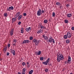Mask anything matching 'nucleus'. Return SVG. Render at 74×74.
Returning <instances> with one entry per match:
<instances>
[{"label":"nucleus","instance_id":"f257e3e1","mask_svg":"<svg viewBox=\"0 0 74 74\" xmlns=\"http://www.w3.org/2000/svg\"><path fill=\"white\" fill-rule=\"evenodd\" d=\"M57 61L58 62H60V60H63L64 59V56H63V55L59 53V55L58 54V53L57 54Z\"/></svg>","mask_w":74,"mask_h":74},{"label":"nucleus","instance_id":"f03ea898","mask_svg":"<svg viewBox=\"0 0 74 74\" xmlns=\"http://www.w3.org/2000/svg\"><path fill=\"white\" fill-rule=\"evenodd\" d=\"M47 42H50V43L51 42H53V44L55 43V40L51 36L49 37V39L47 40Z\"/></svg>","mask_w":74,"mask_h":74},{"label":"nucleus","instance_id":"7ed1b4c3","mask_svg":"<svg viewBox=\"0 0 74 74\" xmlns=\"http://www.w3.org/2000/svg\"><path fill=\"white\" fill-rule=\"evenodd\" d=\"M49 60H50V58H48L46 62H42V64H45V65H47L48 64V63H49Z\"/></svg>","mask_w":74,"mask_h":74},{"label":"nucleus","instance_id":"20e7f679","mask_svg":"<svg viewBox=\"0 0 74 74\" xmlns=\"http://www.w3.org/2000/svg\"><path fill=\"white\" fill-rule=\"evenodd\" d=\"M37 15L38 16H40L41 15V10L40 9H39L37 12Z\"/></svg>","mask_w":74,"mask_h":74},{"label":"nucleus","instance_id":"39448f33","mask_svg":"<svg viewBox=\"0 0 74 74\" xmlns=\"http://www.w3.org/2000/svg\"><path fill=\"white\" fill-rule=\"evenodd\" d=\"M14 31V28H12L11 29V30L10 32V35L11 36H12V35H13Z\"/></svg>","mask_w":74,"mask_h":74},{"label":"nucleus","instance_id":"423d86ee","mask_svg":"<svg viewBox=\"0 0 74 74\" xmlns=\"http://www.w3.org/2000/svg\"><path fill=\"white\" fill-rule=\"evenodd\" d=\"M14 9V7L12 6H11V7H10L9 8H7V10L8 11H10L11 10H13Z\"/></svg>","mask_w":74,"mask_h":74},{"label":"nucleus","instance_id":"0eeeda50","mask_svg":"<svg viewBox=\"0 0 74 74\" xmlns=\"http://www.w3.org/2000/svg\"><path fill=\"white\" fill-rule=\"evenodd\" d=\"M66 35L68 36V38H71V34H70V32H67Z\"/></svg>","mask_w":74,"mask_h":74},{"label":"nucleus","instance_id":"6e6552de","mask_svg":"<svg viewBox=\"0 0 74 74\" xmlns=\"http://www.w3.org/2000/svg\"><path fill=\"white\" fill-rule=\"evenodd\" d=\"M33 42H36V45H37L38 44H39V40H37V39H34L33 40Z\"/></svg>","mask_w":74,"mask_h":74},{"label":"nucleus","instance_id":"1a4fd4ad","mask_svg":"<svg viewBox=\"0 0 74 74\" xmlns=\"http://www.w3.org/2000/svg\"><path fill=\"white\" fill-rule=\"evenodd\" d=\"M10 51L12 53L13 56H15V51L14 50H12V49H10Z\"/></svg>","mask_w":74,"mask_h":74},{"label":"nucleus","instance_id":"9d476101","mask_svg":"<svg viewBox=\"0 0 74 74\" xmlns=\"http://www.w3.org/2000/svg\"><path fill=\"white\" fill-rule=\"evenodd\" d=\"M30 42V41L29 40H25L23 41V43L24 44H26V43H29Z\"/></svg>","mask_w":74,"mask_h":74},{"label":"nucleus","instance_id":"9b49d317","mask_svg":"<svg viewBox=\"0 0 74 74\" xmlns=\"http://www.w3.org/2000/svg\"><path fill=\"white\" fill-rule=\"evenodd\" d=\"M16 18H13L12 19V23H14L15 21H16Z\"/></svg>","mask_w":74,"mask_h":74},{"label":"nucleus","instance_id":"f8f14e48","mask_svg":"<svg viewBox=\"0 0 74 74\" xmlns=\"http://www.w3.org/2000/svg\"><path fill=\"white\" fill-rule=\"evenodd\" d=\"M31 28V27H29V28H27L25 30L27 32H29V31L30 30V29Z\"/></svg>","mask_w":74,"mask_h":74},{"label":"nucleus","instance_id":"ddd939ff","mask_svg":"<svg viewBox=\"0 0 74 74\" xmlns=\"http://www.w3.org/2000/svg\"><path fill=\"white\" fill-rule=\"evenodd\" d=\"M71 57H70V56H68V62H71Z\"/></svg>","mask_w":74,"mask_h":74},{"label":"nucleus","instance_id":"4468645a","mask_svg":"<svg viewBox=\"0 0 74 74\" xmlns=\"http://www.w3.org/2000/svg\"><path fill=\"white\" fill-rule=\"evenodd\" d=\"M36 54L38 55H40L41 54V51H39L38 52H36Z\"/></svg>","mask_w":74,"mask_h":74},{"label":"nucleus","instance_id":"2eb2a0df","mask_svg":"<svg viewBox=\"0 0 74 74\" xmlns=\"http://www.w3.org/2000/svg\"><path fill=\"white\" fill-rule=\"evenodd\" d=\"M72 16V14H68L67 15V17H68V18H70V17H71Z\"/></svg>","mask_w":74,"mask_h":74},{"label":"nucleus","instance_id":"dca6fc26","mask_svg":"<svg viewBox=\"0 0 74 74\" xmlns=\"http://www.w3.org/2000/svg\"><path fill=\"white\" fill-rule=\"evenodd\" d=\"M22 18V15H20L18 17V21L20 20Z\"/></svg>","mask_w":74,"mask_h":74},{"label":"nucleus","instance_id":"f3484780","mask_svg":"<svg viewBox=\"0 0 74 74\" xmlns=\"http://www.w3.org/2000/svg\"><path fill=\"white\" fill-rule=\"evenodd\" d=\"M56 5H60V2H56Z\"/></svg>","mask_w":74,"mask_h":74},{"label":"nucleus","instance_id":"a211bd4d","mask_svg":"<svg viewBox=\"0 0 74 74\" xmlns=\"http://www.w3.org/2000/svg\"><path fill=\"white\" fill-rule=\"evenodd\" d=\"M67 37H68V36H67V35H65L64 36V39H67Z\"/></svg>","mask_w":74,"mask_h":74},{"label":"nucleus","instance_id":"6ab92c4d","mask_svg":"<svg viewBox=\"0 0 74 74\" xmlns=\"http://www.w3.org/2000/svg\"><path fill=\"white\" fill-rule=\"evenodd\" d=\"M33 72V70H31V71L29 72V74H32Z\"/></svg>","mask_w":74,"mask_h":74},{"label":"nucleus","instance_id":"aec40b11","mask_svg":"<svg viewBox=\"0 0 74 74\" xmlns=\"http://www.w3.org/2000/svg\"><path fill=\"white\" fill-rule=\"evenodd\" d=\"M70 41L69 40H66V42L67 44H69V43H70Z\"/></svg>","mask_w":74,"mask_h":74},{"label":"nucleus","instance_id":"412c9836","mask_svg":"<svg viewBox=\"0 0 74 74\" xmlns=\"http://www.w3.org/2000/svg\"><path fill=\"white\" fill-rule=\"evenodd\" d=\"M44 23H47L48 22V20H45L44 21Z\"/></svg>","mask_w":74,"mask_h":74},{"label":"nucleus","instance_id":"4be33fe9","mask_svg":"<svg viewBox=\"0 0 74 74\" xmlns=\"http://www.w3.org/2000/svg\"><path fill=\"white\" fill-rule=\"evenodd\" d=\"M7 47H5L4 49H3V51L4 52H5V51H6V49H7Z\"/></svg>","mask_w":74,"mask_h":74},{"label":"nucleus","instance_id":"5701e85b","mask_svg":"<svg viewBox=\"0 0 74 74\" xmlns=\"http://www.w3.org/2000/svg\"><path fill=\"white\" fill-rule=\"evenodd\" d=\"M44 38L45 40H48V37L47 36H45V38Z\"/></svg>","mask_w":74,"mask_h":74},{"label":"nucleus","instance_id":"b1692460","mask_svg":"<svg viewBox=\"0 0 74 74\" xmlns=\"http://www.w3.org/2000/svg\"><path fill=\"white\" fill-rule=\"evenodd\" d=\"M64 22L65 23H67L69 22V21H68V20H64Z\"/></svg>","mask_w":74,"mask_h":74},{"label":"nucleus","instance_id":"393cba45","mask_svg":"<svg viewBox=\"0 0 74 74\" xmlns=\"http://www.w3.org/2000/svg\"><path fill=\"white\" fill-rule=\"evenodd\" d=\"M8 15V14H7V13H5L4 14V16H5V17H7Z\"/></svg>","mask_w":74,"mask_h":74},{"label":"nucleus","instance_id":"a878e982","mask_svg":"<svg viewBox=\"0 0 74 74\" xmlns=\"http://www.w3.org/2000/svg\"><path fill=\"white\" fill-rule=\"evenodd\" d=\"M23 28H22L21 30V33H23Z\"/></svg>","mask_w":74,"mask_h":74},{"label":"nucleus","instance_id":"bb28decb","mask_svg":"<svg viewBox=\"0 0 74 74\" xmlns=\"http://www.w3.org/2000/svg\"><path fill=\"white\" fill-rule=\"evenodd\" d=\"M25 64H26V63L24 62L22 63V65H23V66H24L25 65Z\"/></svg>","mask_w":74,"mask_h":74},{"label":"nucleus","instance_id":"cd10ccee","mask_svg":"<svg viewBox=\"0 0 74 74\" xmlns=\"http://www.w3.org/2000/svg\"><path fill=\"white\" fill-rule=\"evenodd\" d=\"M52 16L53 17H54L55 16V12H53L52 14Z\"/></svg>","mask_w":74,"mask_h":74},{"label":"nucleus","instance_id":"c85d7f7f","mask_svg":"<svg viewBox=\"0 0 74 74\" xmlns=\"http://www.w3.org/2000/svg\"><path fill=\"white\" fill-rule=\"evenodd\" d=\"M41 29H44V28H45V29H46V28L43 25L41 26Z\"/></svg>","mask_w":74,"mask_h":74},{"label":"nucleus","instance_id":"c756f323","mask_svg":"<svg viewBox=\"0 0 74 74\" xmlns=\"http://www.w3.org/2000/svg\"><path fill=\"white\" fill-rule=\"evenodd\" d=\"M40 60H44V58H43V57L40 58Z\"/></svg>","mask_w":74,"mask_h":74},{"label":"nucleus","instance_id":"7c9ffc66","mask_svg":"<svg viewBox=\"0 0 74 74\" xmlns=\"http://www.w3.org/2000/svg\"><path fill=\"white\" fill-rule=\"evenodd\" d=\"M21 14V12H18L17 13H16V15H18V16H19V15H20Z\"/></svg>","mask_w":74,"mask_h":74},{"label":"nucleus","instance_id":"2f4dec72","mask_svg":"<svg viewBox=\"0 0 74 74\" xmlns=\"http://www.w3.org/2000/svg\"><path fill=\"white\" fill-rule=\"evenodd\" d=\"M23 71L25 72L26 71V69L24 68L23 69Z\"/></svg>","mask_w":74,"mask_h":74},{"label":"nucleus","instance_id":"473e14b6","mask_svg":"<svg viewBox=\"0 0 74 74\" xmlns=\"http://www.w3.org/2000/svg\"><path fill=\"white\" fill-rule=\"evenodd\" d=\"M13 42H17V40L16 39L13 40Z\"/></svg>","mask_w":74,"mask_h":74},{"label":"nucleus","instance_id":"72a5a7b5","mask_svg":"<svg viewBox=\"0 0 74 74\" xmlns=\"http://www.w3.org/2000/svg\"><path fill=\"white\" fill-rule=\"evenodd\" d=\"M45 71L46 72H48V69H45Z\"/></svg>","mask_w":74,"mask_h":74},{"label":"nucleus","instance_id":"f704fd0d","mask_svg":"<svg viewBox=\"0 0 74 74\" xmlns=\"http://www.w3.org/2000/svg\"><path fill=\"white\" fill-rule=\"evenodd\" d=\"M33 38L32 37H30L29 38V39L30 40H33Z\"/></svg>","mask_w":74,"mask_h":74},{"label":"nucleus","instance_id":"c9c22d12","mask_svg":"<svg viewBox=\"0 0 74 74\" xmlns=\"http://www.w3.org/2000/svg\"><path fill=\"white\" fill-rule=\"evenodd\" d=\"M42 13H43V14H44V13H45V11H44L43 10H42Z\"/></svg>","mask_w":74,"mask_h":74},{"label":"nucleus","instance_id":"e433bc0d","mask_svg":"<svg viewBox=\"0 0 74 74\" xmlns=\"http://www.w3.org/2000/svg\"><path fill=\"white\" fill-rule=\"evenodd\" d=\"M9 55H10V53L7 52L6 55H7V56H9Z\"/></svg>","mask_w":74,"mask_h":74},{"label":"nucleus","instance_id":"4c0bfd02","mask_svg":"<svg viewBox=\"0 0 74 74\" xmlns=\"http://www.w3.org/2000/svg\"><path fill=\"white\" fill-rule=\"evenodd\" d=\"M71 29L72 30H74V27H71Z\"/></svg>","mask_w":74,"mask_h":74},{"label":"nucleus","instance_id":"58836bf2","mask_svg":"<svg viewBox=\"0 0 74 74\" xmlns=\"http://www.w3.org/2000/svg\"><path fill=\"white\" fill-rule=\"evenodd\" d=\"M26 15H27L26 13H24L23 14V15H24V16H26Z\"/></svg>","mask_w":74,"mask_h":74},{"label":"nucleus","instance_id":"ea45409f","mask_svg":"<svg viewBox=\"0 0 74 74\" xmlns=\"http://www.w3.org/2000/svg\"><path fill=\"white\" fill-rule=\"evenodd\" d=\"M15 16H16V17H15V18H17V17H18V16H18L17 15H16V14L15 15Z\"/></svg>","mask_w":74,"mask_h":74},{"label":"nucleus","instance_id":"a19ab883","mask_svg":"<svg viewBox=\"0 0 74 74\" xmlns=\"http://www.w3.org/2000/svg\"><path fill=\"white\" fill-rule=\"evenodd\" d=\"M39 32H40V33H41V29H40V30H39V31H38Z\"/></svg>","mask_w":74,"mask_h":74},{"label":"nucleus","instance_id":"79ce46f5","mask_svg":"<svg viewBox=\"0 0 74 74\" xmlns=\"http://www.w3.org/2000/svg\"><path fill=\"white\" fill-rule=\"evenodd\" d=\"M16 44L15 43H14L13 44V46H16Z\"/></svg>","mask_w":74,"mask_h":74},{"label":"nucleus","instance_id":"37998d69","mask_svg":"<svg viewBox=\"0 0 74 74\" xmlns=\"http://www.w3.org/2000/svg\"><path fill=\"white\" fill-rule=\"evenodd\" d=\"M66 6L67 7H69V5L68 4H66Z\"/></svg>","mask_w":74,"mask_h":74},{"label":"nucleus","instance_id":"c03bdc74","mask_svg":"<svg viewBox=\"0 0 74 74\" xmlns=\"http://www.w3.org/2000/svg\"><path fill=\"white\" fill-rule=\"evenodd\" d=\"M22 74H25V72L22 71Z\"/></svg>","mask_w":74,"mask_h":74},{"label":"nucleus","instance_id":"a18cd8bd","mask_svg":"<svg viewBox=\"0 0 74 74\" xmlns=\"http://www.w3.org/2000/svg\"><path fill=\"white\" fill-rule=\"evenodd\" d=\"M21 22L19 21L18 23V25H21Z\"/></svg>","mask_w":74,"mask_h":74},{"label":"nucleus","instance_id":"49530a36","mask_svg":"<svg viewBox=\"0 0 74 74\" xmlns=\"http://www.w3.org/2000/svg\"><path fill=\"white\" fill-rule=\"evenodd\" d=\"M67 61H66L64 62V63H65V64H67Z\"/></svg>","mask_w":74,"mask_h":74},{"label":"nucleus","instance_id":"de8ad7c7","mask_svg":"<svg viewBox=\"0 0 74 74\" xmlns=\"http://www.w3.org/2000/svg\"><path fill=\"white\" fill-rule=\"evenodd\" d=\"M8 47H10V44H9L8 45Z\"/></svg>","mask_w":74,"mask_h":74},{"label":"nucleus","instance_id":"09e8293b","mask_svg":"<svg viewBox=\"0 0 74 74\" xmlns=\"http://www.w3.org/2000/svg\"><path fill=\"white\" fill-rule=\"evenodd\" d=\"M42 37H43V38H45V35H43L42 36Z\"/></svg>","mask_w":74,"mask_h":74},{"label":"nucleus","instance_id":"8fccbe9b","mask_svg":"<svg viewBox=\"0 0 74 74\" xmlns=\"http://www.w3.org/2000/svg\"><path fill=\"white\" fill-rule=\"evenodd\" d=\"M67 63H69L70 64V62H69V61H67Z\"/></svg>","mask_w":74,"mask_h":74},{"label":"nucleus","instance_id":"3c124183","mask_svg":"<svg viewBox=\"0 0 74 74\" xmlns=\"http://www.w3.org/2000/svg\"><path fill=\"white\" fill-rule=\"evenodd\" d=\"M18 74H21V73H20L19 72H18Z\"/></svg>","mask_w":74,"mask_h":74},{"label":"nucleus","instance_id":"603ef678","mask_svg":"<svg viewBox=\"0 0 74 74\" xmlns=\"http://www.w3.org/2000/svg\"><path fill=\"white\" fill-rule=\"evenodd\" d=\"M28 67H30V65H27Z\"/></svg>","mask_w":74,"mask_h":74},{"label":"nucleus","instance_id":"864d4df0","mask_svg":"<svg viewBox=\"0 0 74 74\" xmlns=\"http://www.w3.org/2000/svg\"><path fill=\"white\" fill-rule=\"evenodd\" d=\"M37 33H38V34L39 33H40V32H39L38 31V32H37Z\"/></svg>","mask_w":74,"mask_h":74},{"label":"nucleus","instance_id":"5fc2aeb1","mask_svg":"<svg viewBox=\"0 0 74 74\" xmlns=\"http://www.w3.org/2000/svg\"><path fill=\"white\" fill-rule=\"evenodd\" d=\"M3 60V59L2 58H0V60L1 61Z\"/></svg>","mask_w":74,"mask_h":74},{"label":"nucleus","instance_id":"6e6d98bb","mask_svg":"<svg viewBox=\"0 0 74 74\" xmlns=\"http://www.w3.org/2000/svg\"><path fill=\"white\" fill-rule=\"evenodd\" d=\"M27 64H29V62H27Z\"/></svg>","mask_w":74,"mask_h":74},{"label":"nucleus","instance_id":"4d7b16f0","mask_svg":"<svg viewBox=\"0 0 74 74\" xmlns=\"http://www.w3.org/2000/svg\"><path fill=\"white\" fill-rule=\"evenodd\" d=\"M1 56V54H0V57Z\"/></svg>","mask_w":74,"mask_h":74},{"label":"nucleus","instance_id":"13d9d810","mask_svg":"<svg viewBox=\"0 0 74 74\" xmlns=\"http://www.w3.org/2000/svg\"><path fill=\"white\" fill-rule=\"evenodd\" d=\"M20 62H22V60H21L20 61Z\"/></svg>","mask_w":74,"mask_h":74},{"label":"nucleus","instance_id":"bf43d9fd","mask_svg":"<svg viewBox=\"0 0 74 74\" xmlns=\"http://www.w3.org/2000/svg\"><path fill=\"white\" fill-rule=\"evenodd\" d=\"M60 7H62V6H61Z\"/></svg>","mask_w":74,"mask_h":74},{"label":"nucleus","instance_id":"052dcab7","mask_svg":"<svg viewBox=\"0 0 74 74\" xmlns=\"http://www.w3.org/2000/svg\"><path fill=\"white\" fill-rule=\"evenodd\" d=\"M0 18H1V17L0 16Z\"/></svg>","mask_w":74,"mask_h":74},{"label":"nucleus","instance_id":"680f3d73","mask_svg":"<svg viewBox=\"0 0 74 74\" xmlns=\"http://www.w3.org/2000/svg\"><path fill=\"white\" fill-rule=\"evenodd\" d=\"M58 54H59V53H58Z\"/></svg>","mask_w":74,"mask_h":74}]
</instances>
